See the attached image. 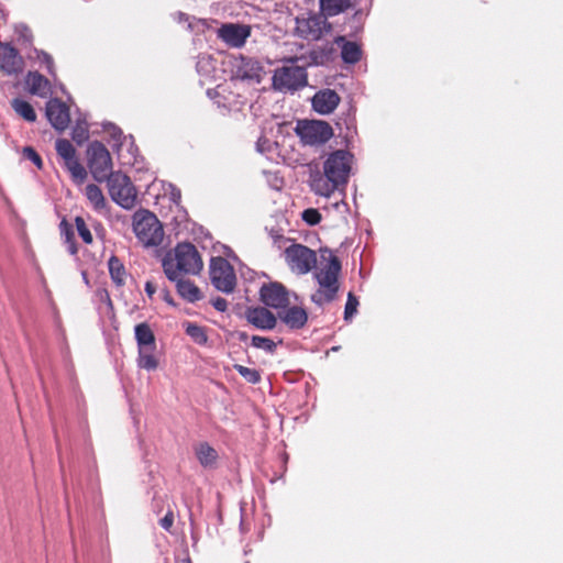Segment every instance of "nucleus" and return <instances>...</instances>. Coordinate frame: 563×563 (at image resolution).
<instances>
[{
  "mask_svg": "<svg viewBox=\"0 0 563 563\" xmlns=\"http://www.w3.org/2000/svg\"><path fill=\"white\" fill-rule=\"evenodd\" d=\"M284 255L290 271L296 274L305 275L316 268L313 276L319 287L310 296L313 303L322 307L334 300L339 291L341 262L330 250H321L319 265L316 252L302 244H291Z\"/></svg>",
  "mask_w": 563,
  "mask_h": 563,
  "instance_id": "f257e3e1",
  "label": "nucleus"
},
{
  "mask_svg": "<svg viewBox=\"0 0 563 563\" xmlns=\"http://www.w3.org/2000/svg\"><path fill=\"white\" fill-rule=\"evenodd\" d=\"M134 338L137 344V366L147 372L157 369L156 339L150 324L147 322L137 323L134 327Z\"/></svg>",
  "mask_w": 563,
  "mask_h": 563,
  "instance_id": "f03ea898",
  "label": "nucleus"
},
{
  "mask_svg": "<svg viewBox=\"0 0 563 563\" xmlns=\"http://www.w3.org/2000/svg\"><path fill=\"white\" fill-rule=\"evenodd\" d=\"M133 231L145 246H157L163 241V227L157 217L148 210L141 209L133 214Z\"/></svg>",
  "mask_w": 563,
  "mask_h": 563,
  "instance_id": "7ed1b4c3",
  "label": "nucleus"
},
{
  "mask_svg": "<svg viewBox=\"0 0 563 563\" xmlns=\"http://www.w3.org/2000/svg\"><path fill=\"white\" fill-rule=\"evenodd\" d=\"M295 132L305 145L310 146L322 145L333 136L332 126L322 120H300Z\"/></svg>",
  "mask_w": 563,
  "mask_h": 563,
  "instance_id": "20e7f679",
  "label": "nucleus"
},
{
  "mask_svg": "<svg viewBox=\"0 0 563 563\" xmlns=\"http://www.w3.org/2000/svg\"><path fill=\"white\" fill-rule=\"evenodd\" d=\"M88 167L93 179L103 183L110 177L112 172V161L107 147L99 141H93L87 150Z\"/></svg>",
  "mask_w": 563,
  "mask_h": 563,
  "instance_id": "39448f33",
  "label": "nucleus"
},
{
  "mask_svg": "<svg viewBox=\"0 0 563 563\" xmlns=\"http://www.w3.org/2000/svg\"><path fill=\"white\" fill-rule=\"evenodd\" d=\"M112 200L124 209H132L136 202V190L130 178L115 172L106 179Z\"/></svg>",
  "mask_w": 563,
  "mask_h": 563,
  "instance_id": "423d86ee",
  "label": "nucleus"
},
{
  "mask_svg": "<svg viewBox=\"0 0 563 563\" xmlns=\"http://www.w3.org/2000/svg\"><path fill=\"white\" fill-rule=\"evenodd\" d=\"M209 276L217 290L224 294L234 291L236 275L233 266L224 257L217 256L210 260Z\"/></svg>",
  "mask_w": 563,
  "mask_h": 563,
  "instance_id": "0eeeda50",
  "label": "nucleus"
},
{
  "mask_svg": "<svg viewBox=\"0 0 563 563\" xmlns=\"http://www.w3.org/2000/svg\"><path fill=\"white\" fill-rule=\"evenodd\" d=\"M306 68L301 66H284L275 70L273 85L280 91H295L307 85Z\"/></svg>",
  "mask_w": 563,
  "mask_h": 563,
  "instance_id": "6e6552de",
  "label": "nucleus"
},
{
  "mask_svg": "<svg viewBox=\"0 0 563 563\" xmlns=\"http://www.w3.org/2000/svg\"><path fill=\"white\" fill-rule=\"evenodd\" d=\"M201 257L191 243H179L175 249L174 269L178 274H199L202 269Z\"/></svg>",
  "mask_w": 563,
  "mask_h": 563,
  "instance_id": "1a4fd4ad",
  "label": "nucleus"
},
{
  "mask_svg": "<svg viewBox=\"0 0 563 563\" xmlns=\"http://www.w3.org/2000/svg\"><path fill=\"white\" fill-rule=\"evenodd\" d=\"M55 148L63 159L64 167L69 172L73 180L77 184H82L87 178L85 167L79 163L76 156V150L66 139H58L55 143Z\"/></svg>",
  "mask_w": 563,
  "mask_h": 563,
  "instance_id": "9d476101",
  "label": "nucleus"
},
{
  "mask_svg": "<svg viewBox=\"0 0 563 563\" xmlns=\"http://www.w3.org/2000/svg\"><path fill=\"white\" fill-rule=\"evenodd\" d=\"M331 25L322 14H310L296 19V34L307 41H318L328 33Z\"/></svg>",
  "mask_w": 563,
  "mask_h": 563,
  "instance_id": "9b49d317",
  "label": "nucleus"
},
{
  "mask_svg": "<svg viewBox=\"0 0 563 563\" xmlns=\"http://www.w3.org/2000/svg\"><path fill=\"white\" fill-rule=\"evenodd\" d=\"M163 269L166 277L175 283L178 295L188 302H197L202 298L200 289L189 279H184L176 269H174L173 260H163Z\"/></svg>",
  "mask_w": 563,
  "mask_h": 563,
  "instance_id": "f8f14e48",
  "label": "nucleus"
},
{
  "mask_svg": "<svg viewBox=\"0 0 563 563\" xmlns=\"http://www.w3.org/2000/svg\"><path fill=\"white\" fill-rule=\"evenodd\" d=\"M323 168L324 173L338 184L345 185L351 169V154L345 150L332 152L324 162Z\"/></svg>",
  "mask_w": 563,
  "mask_h": 563,
  "instance_id": "ddd939ff",
  "label": "nucleus"
},
{
  "mask_svg": "<svg viewBox=\"0 0 563 563\" xmlns=\"http://www.w3.org/2000/svg\"><path fill=\"white\" fill-rule=\"evenodd\" d=\"M260 299L264 306L277 309L278 311L290 303L289 291L278 282L264 284L260 289Z\"/></svg>",
  "mask_w": 563,
  "mask_h": 563,
  "instance_id": "4468645a",
  "label": "nucleus"
},
{
  "mask_svg": "<svg viewBox=\"0 0 563 563\" xmlns=\"http://www.w3.org/2000/svg\"><path fill=\"white\" fill-rule=\"evenodd\" d=\"M264 75L262 64L252 58L240 56L234 62V77L236 79L260 84Z\"/></svg>",
  "mask_w": 563,
  "mask_h": 563,
  "instance_id": "2eb2a0df",
  "label": "nucleus"
},
{
  "mask_svg": "<svg viewBox=\"0 0 563 563\" xmlns=\"http://www.w3.org/2000/svg\"><path fill=\"white\" fill-rule=\"evenodd\" d=\"M46 118L52 126L63 132L65 131L70 122L69 108L58 98H53L46 103Z\"/></svg>",
  "mask_w": 563,
  "mask_h": 563,
  "instance_id": "dca6fc26",
  "label": "nucleus"
},
{
  "mask_svg": "<svg viewBox=\"0 0 563 563\" xmlns=\"http://www.w3.org/2000/svg\"><path fill=\"white\" fill-rule=\"evenodd\" d=\"M251 35V27L244 24L227 23L218 30V36L231 47H242Z\"/></svg>",
  "mask_w": 563,
  "mask_h": 563,
  "instance_id": "f3484780",
  "label": "nucleus"
},
{
  "mask_svg": "<svg viewBox=\"0 0 563 563\" xmlns=\"http://www.w3.org/2000/svg\"><path fill=\"white\" fill-rule=\"evenodd\" d=\"M23 58L9 43H0V69L7 75H16L23 69Z\"/></svg>",
  "mask_w": 563,
  "mask_h": 563,
  "instance_id": "a211bd4d",
  "label": "nucleus"
},
{
  "mask_svg": "<svg viewBox=\"0 0 563 563\" xmlns=\"http://www.w3.org/2000/svg\"><path fill=\"white\" fill-rule=\"evenodd\" d=\"M249 323L258 330H273L277 324V317L267 307H250L245 311Z\"/></svg>",
  "mask_w": 563,
  "mask_h": 563,
  "instance_id": "6ab92c4d",
  "label": "nucleus"
},
{
  "mask_svg": "<svg viewBox=\"0 0 563 563\" xmlns=\"http://www.w3.org/2000/svg\"><path fill=\"white\" fill-rule=\"evenodd\" d=\"M339 95L334 90L329 88H324L317 91L311 98L312 109L317 113L322 115L332 113L339 106Z\"/></svg>",
  "mask_w": 563,
  "mask_h": 563,
  "instance_id": "aec40b11",
  "label": "nucleus"
},
{
  "mask_svg": "<svg viewBox=\"0 0 563 563\" xmlns=\"http://www.w3.org/2000/svg\"><path fill=\"white\" fill-rule=\"evenodd\" d=\"M278 318L291 330H299L303 328L308 321L307 311L298 306H287L282 308L278 313Z\"/></svg>",
  "mask_w": 563,
  "mask_h": 563,
  "instance_id": "412c9836",
  "label": "nucleus"
},
{
  "mask_svg": "<svg viewBox=\"0 0 563 563\" xmlns=\"http://www.w3.org/2000/svg\"><path fill=\"white\" fill-rule=\"evenodd\" d=\"M339 186L341 185L325 173H316L310 177V188L319 196L329 197Z\"/></svg>",
  "mask_w": 563,
  "mask_h": 563,
  "instance_id": "4be33fe9",
  "label": "nucleus"
},
{
  "mask_svg": "<svg viewBox=\"0 0 563 563\" xmlns=\"http://www.w3.org/2000/svg\"><path fill=\"white\" fill-rule=\"evenodd\" d=\"M29 91L32 95L45 98L51 93V82L38 71H29L26 79Z\"/></svg>",
  "mask_w": 563,
  "mask_h": 563,
  "instance_id": "5701e85b",
  "label": "nucleus"
},
{
  "mask_svg": "<svg viewBox=\"0 0 563 563\" xmlns=\"http://www.w3.org/2000/svg\"><path fill=\"white\" fill-rule=\"evenodd\" d=\"M195 455L203 468H216L219 454L208 442H200L194 448Z\"/></svg>",
  "mask_w": 563,
  "mask_h": 563,
  "instance_id": "b1692460",
  "label": "nucleus"
},
{
  "mask_svg": "<svg viewBox=\"0 0 563 563\" xmlns=\"http://www.w3.org/2000/svg\"><path fill=\"white\" fill-rule=\"evenodd\" d=\"M109 273L112 282L121 287L125 283L126 271L122 262L114 255L108 261Z\"/></svg>",
  "mask_w": 563,
  "mask_h": 563,
  "instance_id": "393cba45",
  "label": "nucleus"
},
{
  "mask_svg": "<svg viewBox=\"0 0 563 563\" xmlns=\"http://www.w3.org/2000/svg\"><path fill=\"white\" fill-rule=\"evenodd\" d=\"M11 106L13 110L25 121L35 122L36 113L32 104L23 99L15 98L12 100Z\"/></svg>",
  "mask_w": 563,
  "mask_h": 563,
  "instance_id": "a878e982",
  "label": "nucleus"
},
{
  "mask_svg": "<svg viewBox=\"0 0 563 563\" xmlns=\"http://www.w3.org/2000/svg\"><path fill=\"white\" fill-rule=\"evenodd\" d=\"M185 333L198 345H205L208 342L206 329L197 323L186 322L184 324Z\"/></svg>",
  "mask_w": 563,
  "mask_h": 563,
  "instance_id": "bb28decb",
  "label": "nucleus"
},
{
  "mask_svg": "<svg viewBox=\"0 0 563 563\" xmlns=\"http://www.w3.org/2000/svg\"><path fill=\"white\" fill-rule=\"evenodd\" d=\"M196 69L202 77H212L216 71V59L209 54H201L198 56Z\"/></svg>",
  "mask_w": 563,
  "mask_h": 563,
  "instance_id": "cd10ccee",
  "label": "nucleus"
},
{
  "mask_svg": "<svg viewBox=\"0 0 563 563\" xmlns=\"http://www.w3.org/2000/svg\"><path fill=\"white\" fill-rule=\"evenodd\" d=\"M321 10L332 16L347 9L351 4L350 0H320Z\"/></svg>",
  "mask_w": 563,
  "mask_h": 563,
  "instance_id": "c85d7f7f",
  "label": "nucleus"
},
{
  "mask_svg": "<svg viewBox=\"0 0 563 563\" xmlns=\"http://www.w3.org/2000/svg\"><path fill=\"white\" fill-rule=\"evenodd\" d=\"M71 139L78 145L84 144L89 139V125L86 119H78L71 130Z\"/></svg>",
  "mask_w": 563,
  "mask_h": 563,
  "instance_id": "c756f323",
  "label": "nucleus"
},
{
  "mask_svg": "<svg viewBox=\"0 0 563 563\" xmlns=\"http://www.w3.org/2000/svg\"><path fill=\"white\" fill-rule=\"evenodd\" d=\"M86 196H87V199L91 202V205L93 206V208L96 210H100V209L104 208L106 199L103 197L101 189L97 185H95V184L87 185Z\"/></svg>",
  "mask_w": 563,
  "mask_h": 563,
  "instance_id": "7c9ffc66",
  "label": "nucleus"
},
{
  "mask_svg": "<svg viewBox=\"0 0 563 563\" xmlns=\"http://www.w3.org/2000/svg\"><path fill=\"white\" fill-rule=\"evenodd\" d=\"M234 369L250 384H257L261 380V373L255 368H250L240 364L233 365Z\"/></svg>",
  "mask_w": 563,
  "mask_h": 563,
  "instance_id": "2f4dec72",
  "label": "nucleus"
},
{
  "mask_svg": "<svg viewBox=\"0 0 563 563\" xmlns=\"http://www.w3.org/2000/svg\"><path fill=\"white\" fill-rule=\"evenodd\" d=\"M334 43L341 48V56L344 63L352 64V42L347 41L345 36H338Z\"/></svg>",
  "mask_w": 563,
  "mask_h": 563,
  "instance_id": "473e14b6",
  "label": "nucleus"
},
{
  "mask_svg": "<svg viewBox=\"0 0 563 563\" xmlns=\"http://www.w3.org/2000/svg\"><path fill=\"white\" fill-rule=\"evenodd\" d=\"M75 225H76V230H77L79 236L81 238V240L86 244H91L93 241V238H92V234H91L89 228L86 224L85 219L82 217H76Z\"/></svg>",
  "mask_w": 563,
  "mask_h": 563,
  "instance_id": "72a5a7b5",
  "label": "nucleus"
},
{
  "mask_svg": "<svg viewBox=\"0 0 563 563\" xmlns=\"http://www.w3.org/2000/svg\"><path fill=\"white\" fill-rule=\"evenodd\" d=\"M252 345L256 349H262L265 352L271 353V354L275 352L276 346H277L273 340L265 338V336H260V335L252 336Z\"/></svg>",
  "mask_w": 563,
  "mask_h": 563,
  "instance_id": "f704fd0d",
  "label": "nucleus"
},
{
  "mask_svg": "<svg viewBox=\"0 0 563 563\" xmlns=\"http://www.w3.org/2000/svg\"><path fill=\"white\" fill-rule=\"evenodd\" d=\"M22 153L23 157L31 161L38 169L43 168V161L32 146H25Z\"/></svg>",
  "mask_w": 563,
  "mask_h": 563,
  "instance_id": "c9c22d12",
  "label": "nucleus"
},
{
  "mask_svg": "<svg viewBox=\"0 0 563 563\" xmlns=\"http://www.w3.org/2000/svg\"><path fill=\"white\" fill-rule=\"evenodd\" d=\"M301 218L309 225H316L321 221L320 212L313 208L303 210Z\"/></svg>",
  "mask_w": 563,
  "mask_h": 563,
  "instance_id": "e433bc0d",
  "label": "nucleus"
},
{
  "mask_svg": "<svg viewBox=\"0 0 563 563\" xmlns=\"http://www.w3.org/2000/svg\"><path fill=\"white\" fill-rule=\"evenodd\" d=\"M103 130L106 132H108L110 134V136L113 139V141L115 142V144H114L115 146L121 145L120 140H121L123 133L119 126L109 122V123L103 124Z\"/></svg>",
  "mask_w": 563,
  "mask_h": 563,
  "instance_id": "4c0bfd02",
  "label": "nucleus"
},
{
  "mask_svg": "<svg viewBox=\"0 0 563 563\" xmlns=\"http://www.w3.org/2000/svg\"><path fill=\"white\" fill-rule=\"evenodd\" d=\"M174 523V514L172 510H168L166 515L159 520V526L166 530L170 531Z\"/></svg>",
  "mask_w": 563,
  "mask_h": 563,
  "instance_id": "58836bf2",
  "label": "nucleus"
},
{
  "mask_svg": "<svg viewBox=\"0 0 563 563\" xmlns=\"http://www.w3.org/2000/svg\"><path fill=\"white\" fill-rule=\"evenodd\" d=\"M59 229H60V234L64 238V240L67 239L68 236H75L71 224H69L66 220H63L59 223Z\"/></svg>",
  "mask_w": 563,
  "mask_h": 563,
  "instance_id": "ea45409f",
  "label": "nucleus"
},
{
  "mask_svg": "<svg viewBox=\"0 0 563 563\" xmlns=\"http://www.w3.org/2000/svg\"><path fill=\"white\" fill-rule=\"evenodd\" d=\"M211 305L219 312H224L228 309V301L222 297L212 299Z\"/></svg>",
  "mask_w": 563,
  "mask_h": 563,
  "instance_id": "a19ab883",
  "label": "nucleus"
},
{
  "mask_svg": "<svg viewBox=\"0 0 563 563\" xmlns=\"http://www.w3.org/2000/svg\"><path fill=\"white\" fill-rule=\"evenodd\" d=\"M352 299H353L352 290H350L346 295V302H345V307H344V319L346 321L352 319Z\"/></svg>",
  "mask_w": 563,
  "mask_h": 563,
  "instance_id": "79ce46f5",
  "label": "nucleus"
},
{
  "mask_svg": "<svg viewBox=\"0 0 563 563\" xmlns=\"http://www.w3.org/2000/svg\"><path fill=\"white\" fill-rule=\"evenodd\" d=\"M256 148L260 153L269 152L271 150V142L265 136L258 137L256 142Z\"/></svg>",
  "mask_w": 563,
  "mask_h": 563,
  "instance_id": "37998d69",
  "label": "nucleus"
},
{
  "mask_svg": "<svg viewBox=\"0 0 563 563\" xmlns=\"http://www.w3.org/2000/svg\"><path fill=\"white\" fill-rule=\"evenodd\" d=\"M42 62L46 65L48 74L54 77L55 76V70H54V60H53L52 56L48 55L47 53H43L42 54Z\"/></svg>",
  "mask_w": 563,
  "mask_h": 563,
  "instance_id": "c03bdc74",
  "label": "nucleus"
},
{
  "mask_svg": "<svg viewBox=\"0 0 563 563\" xmlns=\"http://www.w3.org/2000/svg\"><path fill=\"white\" fill-rule=\"evenodd\" d=\"M64 243L66 244V247H67V251L69 252V254H71V255L77 254L78 247L76 244L75 236H68L67 239H65Z\"/></svg>",
  "mask_w": 563,
  "mask_h": 563,
  "instance_id": "a18cd8bd",
  "label": "nucleus"
},
{
  "mask_svg": "<svg viewBox=\"0 0 563 563\" xmlns=\"http://www.w3.org/2000/svg\"><path fill=\"white\" fill-rule=\"evenodd\" d=\"M155 291H156V287H155V285H154L152 282L147 280V282L145 283V292H146V295H147L150 298H152V297H153V295L155 294Z\"/></svg>",
  "mask_w": 563,
  "mask_h": 563,
  "instance_id": "49530a36",
  "label": "nucleus"
},
{
  "mask_svg": "<svg viewBox=\"0 0 563 563\" xmlns=\"http://www.w3.org/2000/svg\"><path fill=\"white\" fill-rule=\"evenodd\" d=\"M162 297H163V300L168 303L169 306H175V302H174V299L170 295V292L167 290V289H164L162 291Z\"/></svg>",
  "mask_w": 563,
  "mask_h": 563,
  "instance_id": "de8ad7c7",
  "label": "nucleus"
},
{
  "mask_svg": "<svg viewBox=\"0 0 563 563\" xmlns=\"http://www.w3.org/2000/svg\"><path fill=\"white\" fill-rule=\"evenodd\" d=\"M172 200H173L174 202H176V203H178V202H179V200H180V191H179L178 189H177V190H176V189H174V190L172 191Z\"/></svg>",
  "mask_w": 563,
  "mask_h": 563,
  "instance_id": "09e8293b",
  "label": "nucleus"
},
{
  "mask_svg": "<svg viewBox=\"0 0 563 563\" xmlns=\"http://www.w3.org/2000/svg\"><path fill=\"white\" fill-rule=\"evenodd\" d=\"M246 338H247V335H246V333H244V332H241V333L239 334V339H240L241 341L246 340Z\"/></svg>",
  "mask_w": 563,
  "mask_h": 563,
  "instance_id": "8fccbe9b",
  "label": "nucleus"
},
{
  "mask_svg": "<svg viewBox=\"0 0 563 563\" xmlns=\"http://www.w3.org/2000/svg\"><path fill=\"white\" fill-rule=\"evenodd\" d=\"M21 29L24 31V32H30L29 27L24 24L21 25Z\"/></svg>",
  "mask_w": 563,
  "mask_h": 563,
  "instance_id": "3c124183",
  "label": "nucleus"
},
{
  "mask_svg": "<svg viewBox=\"0 0 563 563\" xmlns=\"http://www.w3.org/2000/svg\"><path fill=\"white\" fill-rule=\"evenodd\" d=\"M183 563H191V560L189 558L185 559V560H183Z\"/></svg>",
  "mask_w": 563,
  "mask_h": 563,
  "instance_id": "603ef678",
  "label": "nucleus"
}]
</instances>
